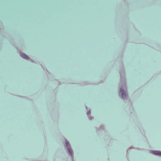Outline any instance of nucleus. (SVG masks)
Wrapping results in <instances>:
<instances>
[{
  "mask_svg": "<svg viewBox=\"0 0 161 161\" xmlns=\"http://www.w3.org/2000/svg\"><path fill=\"white\" fill-rule=\"evenodd\" d=\"M65 146L67 147L69 154L71 156H72V154H73V151L71 148L69 147H70V145L68 141H66L65 142Z\"/></svg>",
  "mask_w": 161,
  "mask_h": 161,
  "instance_id": "nucleus-1",
  "label": "nucleus"
},
{
  "mask_svg": "<svg viewBox=\"0 0 161 161\" xmlns=\"http://www.w3.org/2000/svg\"><path fill=\"white\" fill-rule=\"evenodd\" d=\"M119 94L121 95L123 98L125 99L126 97V94L125 93V92L121 89L120 90Z\"/></svg>",
  "mask_w": 161,
  "mask_h": 161,
  "instance_id": "nucleus-2",
  "label": "nucleus"
},
{
  "mask_svg": "<svg viewBox=\"0 0 161 161\" xmlns=\"http://www.w3.org/2000/svg\"><path fill=\"white\" fill-rule=\"evenodd\" d=\"M152 153L155 155L161 156V152L158 151H152Z\"/></svg>",
  "mask_w": 161,
  "mask_h": 161,
  "instance_id": "nucleus-3",
  "label": "nucleus"
},
{
  "mask_svg": "<svg viewBox=\"0 0 161 161\" xmlns=\"http://www.w3.org/2000/svg\"><path fill=\"white\" fill-rule=\"evenodd\" d=\"M21 56L24 58L26 59H28L29 58V57L25 54V53H22L20 54Z\"/></svg>",
  "mask_w": 161,
  "mask_h": 161,
  "instance_id": "nucleus-4",
  "label": "nucleus"
}]
</instances>
